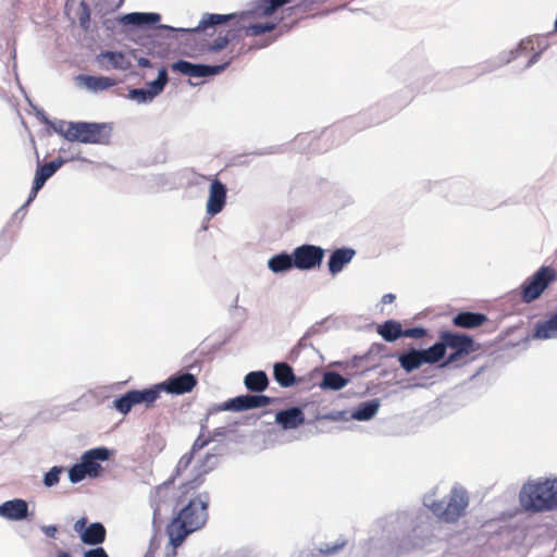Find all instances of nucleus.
I'll return each instance as SVG.
<instances>
[{
  "label": "nucleus",
  "instance_id": "nucleus-1",
  "mask_svg": "<svg viewBox=\"0 0 557 557\" xmlns=\"http://www.w3.org/2000/svg\"><path fill=\"white\" fill-rule=\"evenodd\" d=\"M208 471L200 467L191 480L180 486L177 505L183 507L166 527L169 542L174 549L180 547L189 534L203 528L208 520L209 494L196 495Z\"/></svg>",
  "mask_w": 557,
  "mask_h": 557
},
{
  "label": "nucleus",
  "instance_id": "nucleus-2",
  "mask_svg": "<svg viewBox=\"0 0 557 557\" xmlns=\"http://www.w3.org/2000/svg\"><path fill=\"white\" fill-rule=\"evenodd\" d=\"M290 0H259L253 10L242 13L237 21V30H243L246 36L256 37L272 32L276 27L274 22H260L261 17L272 15L278 8ZM236 36V29L219 30L216 38L206 48L209 52L221 51L227 47Z\"/></svg>",
  "mask_w": 557,
  "mask_h": 557
},
{
  "label": "nucleus",
  "instance_id": "nucleus-3",
  "mask_svg": "<svg viewBox=\"0 0 557 557\" xmlns=\"http://www.w3.org/2000/svg\"><path fill=\"white\" fill-rule=\"evenodd\" d=\"M519 499L528 511L544 512L557 509V476L529 481L521 487Z\"/></svg>",
  "mask_w": 557,
  "mask_h": 557
},
{
  "label": "nucleus",
  "instance_id": "nucleus-4",
  "mask_svg": "<svg viewBox=\"0 0 557 557\" xmlns=\"http://www.w3.org/2000/svg\"><path fill=\"white\" fill-rule=\"evenodd\" d=\"M469 498L465 490L454 487L444 500L426 504L436 518L446 523L457 522L466 512Z\"/></svg>",
  "mask_w": 557,
  "mask_h": 557
},
{
  "label": "nucleus",
  "instance_id": "nucleus-5",
  "mask_svg": "<svg viewBox=\"0 0 557 557\" xmlns=\"http://www.w3.org/2000/svg\"><path fill=\"white\" fill-rule=\"evenodd\" d=\"M70 141H81L84 144H104L108 143L110 131L106 124L97 123H69L63 133Z\"/></svg>",
  "mask_w": 557,
  "mask_h": 557
},
{
  "label": "nucleus",
  "instance_id": "nucleus-6",
  "mask_svg": "<svg viewBox=\"0 0 557 557\" xmlns=\"http://www.w3.org/2000/svg\"><path fill=\"white\" fill-rule=\"evenodd\" d=\"M557 280V271L543 265L520 286V297L525 304L539 299L545 289Z\"/></svg>",
  "mask_w": 557,
  "mask_h": 557
},
{
  "label": "nucleus",
  "instance_id": "nucleus-7",
  "mask_svg": "<svg viewBox=\"0 0 557 557\" xmlns=\"http://www.w3.org/2000/svg\"><path fill=\"white\" fill-rule=\"evenodd\" d=\"M161 393L162 392L159 384H156L146 389L128 391L114 400V407L119 412L123 414L128 413L136 405L143 404L147 408H150L160 398Z\"/></svg>",
  "mask_w": 557,
  "mask_h": 557
},
{
  "label": "nucleus",
  "instance_id": "nucleus-8",
  "mask_svg": "<svg viewBox=\"0 0 557 557\" xmlns=\"http://www.w3.org/2000/svg\"><path fill=\"white\" fill-rule=\"evenodd\" d=\"M441 341L438 344H442L444 347V355L446 354V349L450 348L454 351L447 357L445 364L455 363L468 356L470 352L474 351V341L472 337L460 334L453 333L449 331H444L441 333Z\"/></svg>",
  "mask_w": 557,
  "mask_h": 557
},
{
  "label": "nucleus",
  "instance_id": "nucleus-9",
  "mask_svg": "<svg viewBox=\"0 0 557 557\" xmlns=\"http://www.w3.org/2000/svg\"><path fill=\"white\" fill-rule=\"evenodd\" d=\"M233 59L234 57H228L226 61L218 65L194 64L185 60H178L171 64V70L190 77L212 76L222 73L232 63Z\"/></svg>",
  "mask_w": 557,
  "mask_h": 557
},
{
  "label": "nucleus",
  "instance_id": "nucleus-10",
  "mask_svg": "<svg viewBox=\"0 0 557 557\" xmlns=\"http://www.w3.org/2000/svg\"><path fill=\"white\" fill-rule=\"evenodd\" d=\"M324 257V249L314 245H301L294 249V265L298 270H312L320 267Z\"/></svg>",
  "mask_w": 557,
  "mask_h": 557
},
{
  "label": "nucleus",
  "instance_id": "nucleus-11",
  "mask_svg": "<svg viewBox=\"0 0 557 557\" xmlns=\"http://www.w3.org/2000/svg\"><path fill=\"white\" fill-rule=\"evenodd\" d=\"M274 401V398L265 395H240L225 401L221 406V409L239 412L249 409L265 407L273 404Z\"/></svg>",
  "mask_w": 557,
  "mask_h": 557
},
{
  "label": "nucleus",
  "instance_id": "nucleus-12",
  "mask_svg": "<svg viewBox=\"0 0 557 557\" xmlns=\"http://www.w3.org/2000/svg\"><path fill=\"white\" fill-rule=\"evenodd\" d=\"M197 379L191 373H183L170 376L165 382L159 383L161 392L173 395L190 393L197 385Z\"/></svg>",
  "mask_w": 557,
  "mask_h": 557
},
{
  "label": "nucleus",
  "instance_id": "nucleus-13",
  "mask_svg": "<svg viewBox=\"0 0 557 557\" xmlns=\"http://www.w3.org/2000/svg\"><path fill=\"white\" fill-rule=\"evenodd\" d=\"M96 62L99 69L104 71H127L132 66L129 59L120 51H102L97 55Z\"/></svg>",
  "mask_w": 557,
  "mask_h": 557
},
{
  "label": "nucleus",
  "instance_id": "nucleus-14",
  "mask_svg": "<svg viewBox=\"0 0 557 557\" xmlns=\"http://www.w3.org/2000/svg\"><path fill=\"white\" fill-rule=\"evenodd\" d=\"M110 457V451L106 447H97L87 450L82 456V463L88 472V476L97 478L100 475L102 467L100 461H106Z\"/></svg>",
  "mask_w": 557,
  "mask_h": 557
},
{
  "label": "nucleus",
  "instance_id": "nucleus-15",
  "mask_svg": "<svg viewBox=\"0 0 557 557\" xmlns=\"http://www.w3.org/2000/svg\"><path fill=\"white\" fill-rule=\"evenodd\" d=\"M62 164V160H54L38 166L27 203L32 202L36 198L38 191L42 188L47 180H49Z\"/></svg>",
  "mask_w": 557,
  "mask_h": 557
},
{
  "label": "nucleus",
  "instance_id": "nucleus-16",
  "mask_svg": "<svg viewBox=\"0 0 557 557\" xmlns=\"http://www.w3.org/2000/svg\"><path fill=\"white\" fill-rule=\"evenodd\" d=\"M237 18L236 14H213L206 13L200 20L199 24L191 29L194 33H205L208 36H213L218 30L216 26L225 24L228 21Z\"/></svg>",
  "mask_w": 557,
  "mask_h": 557
},
{
  "label": "nucleus",
  "instance_id": "nucleus-17",
  "mask_svg": "<svg viewBox=\"0 0 557 557\" xmlns=\"http://www.w3.org/2000/svg\"><path fill=\"white\" fill-rule=\"evenodd\" d=\"M226 201V187L219 180H213L210 185L209 198L207 201V213L215 215L220 213Z\"/></svg>",
  "mask_w": 557,
  "mask_h": 557
},
{
  "label": "nucleus",
  "instance_id": "nucleus-18",
  "mask_svg": "<svg viewBox=\"0 0 557 557\" xmlns=\"http://www.w3.org/2000/svg\"><path fill=\"white\" fill-rule=\"evenodd\" d=\"M28 504L22 498L7 500L0 505V516L8 520H24L28 517Z\"/></svg>",
  "mask_w": 557,
  "mask_h": 557
},
{
  "label": "nucleus",
  "instance_id": "nucleus-19",
  "mask_svg": "<svg viewBox=\"0 0 557 557\" xmlns=\"http://www.w3.org/2000/svg\"><path fill=\"white\" fill-rule=\"evenodd\" d=\"M275 422L284 430H294L305 423V413L299 407H292L276 412Z\"/></svg>",
  "mask_w": 557,
  "mask_h": 557
},
{
  "label": "nucleus",
  "instance_id": "nucleus-20",
  "mask_svg": "<svg viewBox=\"0 0 557 557\" xmlns=\"http://www.w3.org/2000/svg\"><path fill=\"white\" fill-rule=\"evenodd\" d=\"M487 317L481 312L461 311L453 318L454 326L461 329H475L482 326Z\"/></svg>",
  "mask_w": 557,
  "mask_h": 557
},
{
  "label": "nucleus",
  "instance_id": "nucleus-21",
  "mask_svg": "<svg viewBox=\"0 0 557 557\" xmlns=\"http://www.w3.org/2000/svg\"><path fill=\"white\" fill-rule=\"evenodd\" d=\"M355 256L351 248H339L332 252L329 260V270L332 274H337L348 264Z\"/></svg>",
  "mask_w": 557,
  "mask_h": 557
},
{
  "label": "nucleus",
  "instance_id": "nucleus-22",
  "mask_svg": "<svg viewBox=\"0 0 557 557\" xmlns=\"http://www.w3.org/2000/svg\"><path fill=\"white\" fill-rule=\"evenodd\" d=\"M107 531L102 523L94 522L82 532V542L86 545L97 546L106 541Z\"/></svg>",
  "mask_w": 557,
  "mask_h": 557
},
{
  "label": "nucleus",
  "instance_id": "nucleus-23",
  "mask_svg": "<svg viewBox=\"0 0 557 557\" xmlns=\"http://www.w3.org/2000/svg\"><path fill=\"white\" fill-rule=\"evenodd\" d=\"M173 482V479H170L169 481L156 487L151 496L154 518L160 515L162 505H164L170 499Z\"/></svg>",
  "mask_w": 557,
  "mask_h": 557
},
{
  "label": "nucleus",
  "instance_id": "nucleus-24",
  "mask_svg": "<svg viewBox=\"0 0 557 557\" xmlns=\"http://www.w3.org/2000/svg\"><path fill=\"white\" fill-rule=\"evenodd\" d=\"M84 86L92 91L104 90L117 84V81L108 76L81 75Z\"/></svg>",
  "mask_w": 557,
  "mask_h": 557
},
{
  "label": "nucleus",
  "instance_id": "nucleus-25",
  "mask_svg": "<svg viewBox=\"0 0 557 557\" xmlns=\"http://www.w3.org/2000/svg\"><path fill=\"white\" fill-rule=\"evenodd\" d=\"M273 374L275 381L282 387H290L296 383V376L293 368L286 362H277L274 364Z\"/></svg>",
  "mask_w": 557,
  "mask_h": 557
},
{
  "label": "nucleus",
  "instance_id": "nucleus-26",
  "mask_svg": "<svg viewBox=\"0 0 557 557\" xmlns=\"http://www.w3.org/2000/svg\"><path fill=\"white\" fill-rule=\"evenodd\" d=\"M244 383L248 391L262 393L269 386V379L263 371H252L245 376Z\"/></svg>",
  "mask_w": 557,
  "mask_h": 557
},
{
  "label": "nucleus",
  "instance_id": "nucleus-27",
  "mask_svg": "<svg viewBox=\"0 0 557 557\" xmlns=\"http://www.w3.org/2000/svg\"><path fill=\"white\" fill-rule=\"evenodd\" d=\"M533 336L539 339L557 337V315L554 313L549 319L539 322Z\"/></svg>",
  "mask_w": 557,
  "mask_h": 557
},
{
  "label": "nucleus",
  "instance_id": "nucleus-28",
  "mask_svg": "<svg viewBox=\"0 0 557 557\" xmlns=\"http://www.w3.org/2000/svg\"><path fill=\"white\" fill-rule=\"evenodd\" d=\"M161 20L160 14L158 13H129L124 15L121 21L123 24H133V25H146V24H156Z\"/></svg>",
  "mask_w": 557,
  "mask_h": 557
},
{
  "label": "nucleus",
  "instance_id": "nucleus-29",
  "mask_svg": "<svg viewBox=\"0 0 557 557\" xmlns=\"http://www.w3.org/2000/svg\"><path fill=\"white\" fill-rule=\"evenodd\" d=\"M418 355L421 366L424 363H437L444 358V347L437 342L428 349L418 350Z\"/></svg>",
  "mask_w": 557,
  "mask_h": 557
},
{
  "label": "nucleus",
  "instance_id": "nucleus-30",
  "mask_svg": "<svg viewBox=\"0 0 557 557\" xmlns=\"http://www.w3.org/2000/svg\"><path fill=\"white\" fill-rule=\"evenodd\" d=\"M268 267L274 273L288 271L295 268L293 255L289 256L284 252L275 255L268 261Z\"/></svg>",
  "mask_w": 557,
  "mask_h": 557
},
{
  "label": "nucleus",
  "instance_id": "nucleus-31",
  "mask_svg": "<svg viewBox=\"0 0 557 557\" xmlns=\"http://www.w3.org/2000/svg\"><path fill=\"white\" fill-rule=\"evenodd\" d=\"M377 333L387 342H394L401 337V324L395 320H387L379 325Z\"/></svg>",
  "mask_w": 557,
  "mask_h": 557
},
{
  "label": "nucleus",
  "instance_id": "nucleus-32",
  "mask_svg": "<svg viewBox=\"0 0 557 557\" xmlns=\"http://www.w3.org/2000/svg\"><path fill=\"white\" fill-rule=\"evenodd\" d=\"M348 384V380L345 379L337 372H326L323 375V380L320 384L323 389L339 391Z\"/></svg>",
  "mask_w": 557,
  "mask_h": 557
},
{
  "label": "nucleus",
  "instance_id": "nucleus-33",
  "mask_svg": "<svg viewBox=\"0 0 557 557\" xmlns=\"http://www.w3.org/2000/svg\"><path fill=\"white\" fill-rule=\"evenodd\" d=\"M398 361L400 367L407 371L412 372L421 367L418 350L411 349L405 354L399 355Z\"/></svg>",
  "mask_w": 557,
  "mask_h": 557
},
{
  "label": "nucleus",
  "instance_id": "nucleus-34",
  "mask_svg": "<svg viewBox=\"0 0 557 557\" xmlns=\"http://www.w3.org/2000/svg\"><path fill=\"white\" fill-rule=\"evenodd\" d=\"M379 409V405L375 401H368L361 404L358 409L354 412L352 417L359 421H366L374 417Z\"/></svg>",
  "mask_w": 557,
  "mask_h": 557
},
{
  "label": "nucleus",
  "instance_id": "nucleus-35",
  "mask_svg": "<svg viewBox=\"0 0 557 557\" xmlns=\"http://www.w3.org/2000/svg\"><path fill=\"white\" fill-rule=\"evenodd\" d=\"M166 83L168 72L165 67H162L158 73V77L152 83H150V88L148 89L151 92L152 98H154L163 90Z\"/></svg>",
  "mask_w": 557,
  "mask_h": 557
},
{
  "label": "nucleus",
  "instance_id": "nucleus-36",
  "mask_svg": "<svg viewBox=\"0 0 557 557\" xmlns=\"http://www.w3.org/2000/svg\"><path fill=\"white\" fill-rule=\"evenodd\" d=\"M193 459H194L193 454H189V453L184 454L177 461L175 470H174V474L171 479H173V481H174L175 478L181 476L187 470V468L190 466Z\"/></svg>",
  "mask_w": 557,
  "mask_h": 557
},
{
  "label": "nucleus",
  "instance_id": "nucleus-37",
  "mask_svg": "<svg viewBox=\"0 0 557 557\" xmlns=\"http://www.w3.org/2000/svg\"><path fill=\"white\" fill-rule=\"evenodd\" d=\"M88 476V472L82 462L74 465L69 470V478L72 483H78Z\"/></svg>",
  "mask_w": 557,
  "mask_h": 557
},
{
  "label": "nucleus",
  "instance_id": "nucleus-38",
  "mask_svg": "<svg viewBox=\"0 0 557 557\" xmlns=\"http://www.w3.org/2000/svg\"><path fill=\"white\" fill-rule=\"evenodd\" d=\"M63 472V468L62 467H52L46 474H45V478H44V484L47 486V487H51V486H54L55 484L59 483L60 481V474Z\"/></svg>",
  "mask_w": 557,
  "mask_h": 557
},
{
  "label": "nucleus",
  "instance_id": "nucleus-39",
  "mask_svg": "<svg viewBox=\"0 0 557 557\" xmlns=\"http://www.w3.org/2000/svg\"><path fill=\"white\" fill-rule=\"evenodd\" d=\"M128 97L138 102H147V101H151L153 99L151 96V92L148 89H144V88L131 89L128 92Z\"/></svg>",
  "mask_w": 557,
  "mask_h": 557
},
{
  "label": "nucleus",
  "instance_id": "nucleus-40",
  "mask_svg": "<svg viewBox=\"0 0 557 557\" xmlns=\"http://www.w3.org/2000/svg\"><path fill=\"white\" fill-rule=\"evenodd\" d=\"M81 8H82V11H81L79 16H78L79 25L84 29H88L89 22H90V10H89V7H88V4L86 2L83 1L81 3Z\"/></svg>",
  "mask_w": 557,
  "mask_h": 557
},
{
  "label": "nucleus",
  "instance_id": "nucleus-41",
  "mask_svg": "<svg viewBox=\"0 0 557 557\" xmlns=\"http://www.w3.org/2000/svg\"><path fill=\"white\" fill-rule=\"evenodd\" d=\"M426 335V330L422 326L417 327H410L403 330L401 329V337H409V338H421Z\"/></svg>",
  "mask_w": 557,
  "mask_h": 557
},
{
  "label": "nucleus",
  "instance_id": "nucleus-42",
  "mask_svg": "<svg viewBox=\"0 0 557 557\" xmlns=\"http://www.w3.org/2000/svg\"><path fill=\"white\" fill-rule=\"evenodd\" d=\"M211 442L210 437H205L202 434H200L193 443L189 454H193V456L206 447Z\"/></svg>",
  "mask_w": 557,
  "mask_h": 557
},
{
  "label": "nucleus",
  "instance_id": "nucleus-43",
  "mask_svg": "<svg viewBox=\"0 0 557 557\" xmlns=\"http://www.w3.org/2000/svg\"><path fill=\"white\" fill-rule=\"evenodd\" d=\"M84 557H109L107 552L102 547H96L86 550Z\"/></svg>",
  "mask_w": 557,
  "mask_h": 557
},
{
  "label": "nucleus",
  "instance_id": "nucleus-44",
  "mask_svg": "<svg viewBox=\"0 0 557 557\" xmlns=\"http://www.w3.org/2000/svg\"><path fill=\"white\" fill-rule=\"evenodd\" d=\"M86 523H87V518L83 517L81 519H78L75 523H74V530L75 532H77L81 536H82V532H84L87 527H86Z\"/></svg>",
  "mask_w": 557,
  "mask_h": 557
},
{
  "label": "nucleus",
  "instance_id": "nucleus-45",
  "mask_svg": "<svg viewBox=\"0 0 557 557\" xmlns=\"http://www.w3.org/2000/svg\"><path fill=\"white\" fill-rule=\"evenodd\" d=\"M345 545V543H341V544H336L334 546H326V548L324 549V553L326 554H334L336 552H338L341 548H343Z\"/></svg>",
  "mask_w": 557,
  "mask_h": 557
},
{
  "label": "nucleus",
  "instance_id": "nucleus-46",
  "mask_svg": "<svg viewBox=\"0 0 557 557\" xmlns=\"http://www.w3.org/2000/svg\"><path fill=\"white\" fill-rule=\"evenodd\" d=\"M45 533L47 536L49 537H54L55 536V533L58 531L57 527L54 525H48L44 529Z\"/></svg>",
  "mask_w": 557,
  "mask_h": 557
},
{
  "label": "nucleus",
  "instance_id": "nucleus-47",
  "mask_svg": "<svg viewBox=\"0 0 557 557\" xmlns=\"http://www.w3.org/2000/svg\"><path fill=\"white\" fill-rule=\"evenodd\" d=\"M395 295L394 294H385L383 297H382V302L384 305L386 304H392L394 300H395Z\"/></svg>",
  "mask_w": 557,
  "mask_h": 557
},
{
  "label": "nucleus",
  "instance_id": "nucleus-48",
  "mask_svg": "<svg viewBox=\"0 0 557 557\" xmlns=\"http://www.w3.org/2000/svg\"><path fill=\"white\" fill-rule=\"evenodd\" d=\"M139 65L141 66H148L149 65V60L148 59H145V58H141L139 60Z\"/></svg>",
  "mask_w": 557,
  "mask_h": 557
},
{
  "label": "nucleus",
  "instance_id": "nucleus-49",
  "mask_svg": "<svg viewBox=\"0 0 557 557\" xmlns=\"http://www.w3.org/2000/svg\"><path fill=\"white\" fill-rule=\"evenodd\" d=\"M57 557H71V555L67 552L61 550L58 553Z\"/></svg>",
  "mask_w": 557,
  "mask_h": 557
},
{
  "label": "nucleus",
  "instance_id": "nucleus-50",
  "mask_svg": "<svg viewBox=\"0 0 557 557\" xmlns=\"http://www.w3.org/2000/svg\"><path fill=\"white\" fill-rule=\"evenodd\" d=\"M539 54H534L533 58L529 61L528 65H531L535 59L537 58Z\"/></svg>",
  "mask_w": 557,
  "mask_h": 557
}]
</instances>
